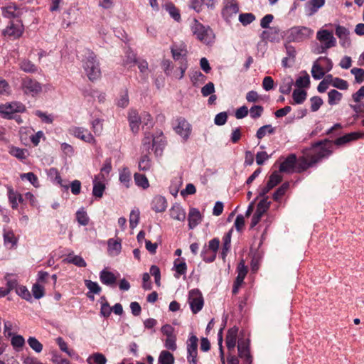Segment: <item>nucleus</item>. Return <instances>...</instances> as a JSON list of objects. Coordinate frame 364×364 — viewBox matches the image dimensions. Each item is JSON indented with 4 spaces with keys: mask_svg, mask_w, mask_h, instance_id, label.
<instances>
[{
    "mask_svg": "<svg viewBox=\"0 0 364 364\" xmlns=\"http://www.w3.org/2000/svg\"><path fill=\"white\" fill-rule=\"evenodd\" d=\"M21 89L24 95L36 97L42 92V85L36 80L26 76L21 80Z\"/></svg>",
    "mask_w": 364,
    "mask_h": 364,
    "instance_id": "nucleus-4",
    "label": "nucleus"
},
{
    "mask_svg": "<svg viewBox=\"0 0 364 364\" xmlns=\"http://www.w3.org/2000/svg\"><path fill=\"white\" fill-rule=\"evenodd\" d=\"M141 124L143 127L151 128L154 126V120L151 115L147 112H142L141 114Z\"/></svg>",
    "mask_w": 364,
    "mask_h": 364,
    "instance_id": "nucleus-60",
    "label": "nucleus"
},
{
    "mask_svg": "<svg viewBox=\"0 0 364 364\" xmlns=\"http://www.w3.org/2000/svg\"><path fill=\"white\" fill-rule=\"evenodd\" d=\"M108 252L110 255H118L122 250V245L120 240L109 239L107 241Z\"/></svg>",
    "mask_w": 364,
    "mask_h": 364,
    "instance_id": "nucleus-34",
    "label": "nucleus"
},
{
    "mask_svg": "<svg viewBox=\"0 0 364 364\" xmlns=\"http://www.w3.org/2000/svg\"><path fill=\"white\" fill-rule=\"evenodd\" d=\"M325 0H309L305 6L306 15L312 16L323 6Z\"/></svg>",
    "mask_w": 364,
    "mask_h": 364,
    "instance_id": "nucleus-28",
    "label": "nucleus"
},
{
    "mask_svg": "<svg viewBox=\"0 0 364 364\" xmlns=\"http://www.w3.org/2000/svg\"><path fill=\"white\" fill-rule=\"evenodd\" d=\"M65 261L68 263L73 264L78 267H85L87 266L86 262L82 257L74 255L73 254H69L65 259Z\"/></svg>",
    "mask_w": 364,
    "mask_h": 364,
    "instance_id": "nucleus-40",
    "label": "nucleus"
},
{
    "mask_svg": "<svg viewBox=\"0 0 364 364\" xmlns=\"http://www.w3.org/2000/svg\"><path fill=\"white\" fill-rule=\"evenodd\" d=\"M171 52L172 53L173 58L176 60H183L186 59L188 53L186 45L181 42L179 43H174L171 47Z\"/></svg>",
    "mask_w": 364,
    "mask_h": 364,
    "instance_id": "nucleus-16",
    "label": "nucleus"
},
{
    "mask_svg": "<svg viewBox=\"0 0 364 364\" xmlns=\"http://www.w3.org/2000/svg\"><path fill=\"white\" fill-rule=\"evenodd\" d=\"M320 63V65L325 70L326 73L329 72L333 68V63L331 59L327 57H319L317 59Z\"/></svg>",
    "mask_w": 364,
    "mask_h": 364,
    "instance_id": "nucleus-64",
    "label": "nucleus"
},
{
    "mask_svg": "<svg viewBox=\"0 0 364 364\" xmlns=\"http://www.w3.org/2000/svg\"><path fill=\"white\" fill-rule=\"evenodd\" d=\"M239 357L244 360L247 364H251L252 357L250 355L249 343L247 341H240L237 345Z\"/></svg>",
    "mask_w": 364,
    "mask_h": 364,
    "instance_id": "nucleus-21",
    "label": "nucleus"
},
{
    "mask_svg": "<svg viewBox=\"0 0 364 364\" xmlns=\"http://www.w3.org/2000/svg\"><path fill=\"white\" fill-rule=\"evenodd\" d=\"M23 31V26L20 21H11L4 30V36L14 39L19 38Z\"/></svg>",
    "mask_w": 364,
    "mask_h": 364,
    "instance_id": "nucleus-13",
    "label": "nucleus"
},
{
    "mask_svg": "<svg viewBox=\"0 0 364 364\" xmlns=\"http://www.w3.org/2000/svg\"><path fill=\"white\" fill-rule=\"evenodd\" d=\"M296 157L290 154L280 165L279 171L291 173L296 171Z\"/></svg>",
    "mask_w": 364,
    "mask_h": 364,
    "instance_id": "nucleus-23",
    "label": "nucleus"
},
{
    "mask_svg": "<svg viewBox=\"0 0 364 364\" xmlns=\"http://www.w3.org/2000/svg\"><path fill=\"white\" fill-rule=\"evenodd\" d=\"M4 242L7 247H13L17 243V238L16 237L14 232L11 230H4Z\"/></svg>",
    "mask_w": 364,
    "mask_h": 364,
    "instance_id": "nucleus-36",
    "label": "nucleus"
},
{
    "mask_svg": "<svg viewBox=\"0 0 364 364\" xmlns=\"http://www.w3.org/2000/svg\"><path fill=\"white\" fill-rule=\"evenodd\" d=\"M119 181L120 183L129 188L132 185V173L128 167H123L119 170Z\"/></svg>",
    "mask_w": 364,
    "mask_h": 364,
    "instance_id": "nucleus-25",
    "label": "nucleus"
},
{
    "mask_svg": "<svg viewBox=\"0 0 364 364\" xmlns=\"http://www.w3.org/2000/svg\"><path fill=\"white\" fill-rule=\"evenodd\" d=\"M8 196L13 209H16L18 203L23 201L22 196L11 188H8Z\"/></svg>",
    "mask_w": 364,
    "mask_h": 364,
    "instance_id": "nucleus-35",
    "label": "nucleus"
},
{
    "mask_svg": "<svg viewBox=\"0 0 364 364\" xmlns=\"http://www.w3.org/2000/svg\"><path fill=\"white\" fill-rule=\"evenodd\" d=\"M173 129L184 141H186L189 139L192 132L191 124L183 117L176 119Z\"/></svg>",
    "mask_w": 364,
    "mask_h": 364,
    "instance_id": "nucleus-6",
    "label": "nucleus"
},
{
    "mask_svg": "<svg viewBox=\"0 0 364 364\" xmlns=\"http://www.w3.org/2000/svg\"><path fill=\"white\" fill-rule=\"evenodd\" d=\"M75 14V8L73 6H69L63 14V24L65 25L66 28H68L73 23L71 21L73 16Z\"/></svg>",
    "mask_w": 364,
    "mask_h": 364,
    "instance_id": "nucleus-47",
    "label": "nucleus"
},
{
    "mask_svg": "<svg viewBox=\"0 0 364 364\" xmlns=\"http://www.w3.org/2000/svg\"><path fill=\"white\" fill-rule=\"evenodd\" d=\"M18 65L20 69L25 73H34L38 71V67L28 59H21Z\"/></svg>",
    "mask_w": 364,
    "mask_h": 364,
    "instance_id": "nucleus-33",
    "label": "nucleus"
},
{
    "mask_svg": "<svg viewBox=\"0 0 364 364\" xmlns=\"http://www.w3.org/2000/svg\"><path fill=\"white\" fill-rule=\"evenodd\" d=\"M81 61L84 70L88 78L93 81L101 75L99 62L95 54L90 49H84L81 54Z\"/></svg>",
    "mask_w": 364,
    "mask_h": 364,
    "instance_id": "nucleus-2",
    "label": "nucleus"
},
{
    "mask_svg": "<svg viewBox=\"0 0 364 364\" xmlns=\"http://www.w3.org/2000/svg\"><path fill=\"white\" fill-rule=\"evenodd\" d=\"M31 291L35 299H39L44 296L45 289L42 284L36 283L33 285Z\"/></svg>",
    "mask_w": 364,
    "mask_h": 364,
    "instance_id": "nucleus-59",
    "label": "nucleus"
},
{
    "mask_svg": "<svg viewBox=\"0 0 364 364\" xmlns=\"http://www.w3.org/2000/svg\"><path fill=\"white\" fill-rule=\"evenodd\" d=\"M151 208L156 213L164 212L167 208V201L164 196H156L151 201Z\"/></svg>",
    "mask_w": 364,
    "mask_h": 364,
    "instance_id": "nucleus-27",
    "label": "nucleus"
},
{
    "mask_svg": "<svg viewBox=\"0 0 364 364\" xmlns=\"http://www.w3.org/2000/svg\"><path fill=\"white\" fill-rule=\"evenodd\" d=\"M293 84L294 80L292 77L290 76L284 77L279 87V92L284 95L289 94Z\"/></svg>",
    "mask_w": 364,
    "mask_h": 364,
    "instance_id": "nucleus-38",
    "label": "nucleus"
},
{
    "mask_svg": "<svg viewBox=\"0 0 364 364\" xmlns=\"http://www.w3.org/2000/svg\"><path fill=\"white\" fill-rule=\"evenodd\" d=\"M9 152L11 155L20 160L26 159L28 156V151L26 149H21L14 146H11L9 147Z\"/></svg>",
    "mask_w": 364,
    "mask_h": 364,
    "instance_id": "nucleus-43",
    "label": "nucleus"
},
{
    "mask_svg": "<svg viewBox=\"0 0 364 364\" xmlns=\"http://www.w3.org/2000/svg\"><path fill=\"white\" fill-rule=\"evenodd\" d=\"M309 84L310 77L306 73H305L303 75L299 76L295 82V85L299 89L308 87L309 86Z\"/></svg>",
    "mask_w": 364,
    "mask_h": 364,
    "instance_id": "nucleus-57",
    "label": "nucleus"
},
{
    "mask_svg": "<svg viewBox=\"0 0 364 364\" xmlns=\"http://www.w3.org/2000/svg\"><path fill=\"white\" fill-rule=\"evenodd\" d=\"M188 301L192 312L195 314L198 313L204 305L202 293L198 289L189 291Z\"/></svg>",
    "mask_w": 364,
    "mask_h": 364,
    "instance_id": "nucleus-8",
    "label": "nucleus"
},
{
    "mask_svg": "<svg viewBox=\"0 0 364 364\" xmlns=\"http://www.w3.org/2000/svg\"><path fill=\"white\" fill-rule=\"evenodd\" d=\"M85 287L89 289V293H92L94 294H99L101 291L102 288L96 282H92L91 280L85 279Z\"/></svg>",
    "mask_w": 364,
    "mask_h": 364,
    "instance_id": "nucleus-56",
    "label": "nucleus"
},
{
    "mask_svg": "<svg viewBox=\"0 0 364 364\" xmlns=\"http://www.w3.org/2000/svg\"><path fill=\"white\" fill-rule=\"evenodd\" d=\"M159 364H173L174 357L172 353L167 350H162L159 356Z\"/></svg>",
    "mask_w": 364,
    "mask_h": 364,
    "instance_id": "nucleus-48",
    "label": "nucleus"
},
{
    "mask_svg": "<svg viewBox=\"0 0 364 364\" xmlns=\"http://www.w3.org/2000/svg\"><path fill=\"white\" fill-rule=\"evenodd\" d=\"M138 167L140 171H149L151 167L150 158L147 155L142 156L139 161Z\"/></svg>",
    "mask_w": 364,
    "mask_h": 364,
    "instance_id": "nucleus-58",
    "label": "nucleus"
},
{
    "mask_svg": "<svg viewBox=\"0 0 364 364\" xmlns=\"http://www.w3.org/2000/svg\"><path fill=\"white\" fill-rule=\"evenodd\" d=\"M316 38L322 43V52L336 46V39L332 31L321 29L316 33Z\"/></svg>",
    "mask_w": 364,
    "mask_h": 364,
    "instance_id": "nucleus-9",
    "label": "nucleus"
},
{
    "mask_svg": "<svg viewBox=\"0 0 364 364\" xmlns=\"http://www.w3.org/2000/svg\"><path fill=\"white\" fill-rule=\"evenodd\" d=\"M279 31L276 27H271L263 31L260 35L262 41L278 42L279 41Z\"/></svg>",
    "mask_w": 364,
    "mask_h": 364,
    "instance_id": "nucleus-22",
    "label": "nucleus"
},
{
    "mask_svg": "<svg viewBox=\"0 0 364 364\" xmlns=\"http://www.w3.org/2000/svg\"><path fill=\"white\" fill-rule=\"evenodd\" d=\"M255 20V16L252 13H244L239 15V21L243 26H247Z\"/></svg>",
    "mask_w": 364,
    "mask_h": 364,
    "instance_id": "nucleus-62",
    "label": "nucleus"
},
{
    "mask_svg": "<svg viewBox=\"0 0 364 364\" xmlns=\"http://www.w3.org/2000/svg\"><path fill=\"white\" fill-rule=\"evenodd\" d=\"M56 343L58 345L60 349L63 352L65 353L68 356L76 360H79L80 359V357L75 350L70 349L68 347L67 343L63 340V338L58 337L56 338Z\"/></svg>",
    "mask_w": 364,
    "mask_h": 364,
    "instance_id": "nucleus-30",
    "label": "nucleus"
},
{
    "mask_svg": "<svg viewBox=\"0 0 364 364\" xmlns=\"http://www.w3.org/2000/svg\"><path fill=\"white\" fill-rule=\"evenodd\" d=\"M307 93L305 90L301 89H296L294 90L292 97L295 104L303 103L306 98Z\"/></svg>",
    "mask_w": 364,
    "mask_h": 364,
    "instance_id": "nucleus-50",
    "label": "nucleus"
},
{
    "mask_svg": "<svg viewBox=\"0 0 364 364\" xmlns=\"http://www.w3.org/2000/svg\"><path fill=\"white\" fill-rule=\"evenodd\" d=\"M191 28L193 34L201 43L210 45L214 42L215 34L210 26H205L198 20L194 19Z\"/></svg>",
    "mask_w": 364,
    "mask_h": 364,
    "instance_id": "nucleus-3",
    "label": "nucleus"
},
{
    "mask_svg": "<svg viewBox=\"0 0 364 364\" xmlns=\"http://www.w3.org/2000/svg\"><path fill=\"white\" fill-rule=\"evenodd\" d=\"M275 127H273L271 124H266L258 129L256 133V137L261 140L267 135H271L274 134Z\"/></svg>",
    "mask_w": 364,
    "mask_h": 364,
    "instance_id": "nucleus-41",
    "label": "nucleus"
},
{
    "mask_svg": "<svg viewBox=\"0 0 364 364\" xmlns=\"http://www.w3.org/2000/svg\"><path fill=\"white\" fill-rule=\"evenodd\" d=\"M134 179L136 185L143 189H146L149 187V183L146 176L144 174L136 173L134 175Z\"/></svg>",
    "mask_w": 364,
    "mask_h": 364,
    "instance_id": "nucleus-45",
    "label": "nucleus"
},
{
    "mask_svg": "<svg viewBox=\"0 0 364 364\" xmlns=\"http://www.w3.org/2000/svg\"><path fill=\"white\" fill-rule=\"evenodd\" d=\"M6 287V289L10 293L12 290L16 289L18 287V282L16 277L11 273H6L4 276Z\"/></svg>",
    "mask_w": 364,
    "mask_h": 364,
    "instance_id": "nucleus-39",
    "label": "nucleus"
},
{
    "mask_svg": "<svg viewBox=\"0 0 364 364\" xmlns=\"http://www.w3.org/2000/svg\"><path fill=\"white\" fill-rule=\"evenodd\" d=\"M333 144L328 141L319 142L312 148L309 159L301 157L296 161V171L302 172L320 160L328 157L332 154Z\"/></svg>",
    "mask_w": 364,
    "mask_h": 364,
    "instance_id": "nucleus-1",
    "label": "nucleus"
},
{
    "mask_svg": "<svg viewBox=\"0 0 364 364\" xmlns=\"http://www.w3.org/2000/svg\"><path fill=\"white\" fill-rule=\"evenodd\" d=\"M201 215L199 210L196 208H191L188 217L189 228H195L201 222Z\"/></svg>",
    "mask_w": 364,
    "mask_h": 364,
    "instance_id": "nucleus-31",
    "label": "nucleus"
},
{
    "mask_svg": "<svg viewBox=\"0 0 364 364\" xmlns=\"http://www.w3.org/2000/svg\"><path fill=\"white\" fill-rule=\"evenodd\" d=\"M166 146L165 137L163 133L161 132L159 135L153 137L152 149L154 151V154L156 156H161L163 149Z\"/></svg>",
    "mask_w": 364,
    "mask_h": 364,
    "instance_id": "nucleus-24",
    "label": "nucleus"
},
{
    "mask_svg": "<svg viewBox=\"0 0 364 364\" xmlns=\"http://www.w3.org/2000/svg\"><path fill=\"white\" fill-rule=\"evenodd\" d=\"M270 204L271 202L268 200V198L264 197L257 204L255 212L257 213L258 214L263 215L269 208Z\"/></svg>",
    "mask_w": 364,
    "mask_h": 364,
    "instance_id": "nucleus-53",
    "label": "nucleus"
},
{
    "mask_svg": "<svg viewBox=\"0 0 364 364\" xmlns=\"http://www.w3.org/2000/svg\"><path fill=\"white\" fill-rule=\"evenodd\" d=\"M70 133L85 142L92 144L95 143V139L92 134L84 127H72L70 129Z\"/></svg>",
    "mask_w": 364,
    "mask_h": 364,
    "instance_id": "nucleus-12",
    "label": "nucleus"
},
{
    "mask_svg": "<svg viewBox=\"0 0 364 364\" xmlns=\"http://www.w3.org/2000/svg\"><path fill=\"white\" fill-rule=\"evenodd\" d=\"M343 97L342 93L336 90H331L328 93V102L331 106L338 105Z\"/></svg>",
    "mask_w": 364,
    "mask_h": 364,
    "instance_id": "nucleus-44",
    "label": "nucleus"
},
{
    "mask_svg": "<svg viewBox=\"0 0 364 364\" xmlns=\"http://www.w3.org/2000/svg\"><path fill=\"white\" fill-rule=\"evenodd\" d=\"M314 31L306 26H294L287 31V38L289 41L301 42L310 38Z\"/></svg>",
    "mask_w": 364,
    "mask_h": 364,
    "instance_id": "nucleus-5",
    "label": "nucleus"
},
{
    "mask_svg": "<svg viewBox=\"0 0 364 364\" xmlns=\"http://www.w3.org/2000/svg\"><path fill=\"white\" fill-rule=\"evenodd\" d=\"M11 343L16 351H19L25 344V339L21 335H14L11 337Z\"/></svg>",
    "mask_w": 364,
    "mask_h": 364,
    "instance_id": "nucleus-51",
    "label": "nucleus"
},
{
    "mask_svg": "<svg viewBox=\"0 0 364 364\" xmlns=\"http://www.w3.org/2000/svg\"><path fill=\"white\" fill-rule=\"evenodd\" d=\"M223 249L221 255L223 259H225L227 256V254L230 248V243H231V231H229L228 233H226L223 237Z\"/></svg>",
    "mask_w": 364,
    "mask_h": 364,
    "instance_id": "nucleus-49",
    "label": "nucleus"
},
{
    "mask_svg": "<svg viewBox=\"0 0 364 364\" xmlns=\"http://www.w3.org/2000/svg\"><path fill=\"white\" fill-rule=\"evenodd\" d=\"M349 31L343 26H336V35L339 38V42L343 48H347L350 46V40L349 38Z\"/></svg>",
    "mask_w": 364,
    "mask_h": 364,
    "instance_id": "nucleus-17",
    "label": "nucleus"
},
{
    "mask_svg": "<svg viewBox=\"0 0 364 364\" xmlns=\"http://www.w3.org/2000/svg\"><path fill=\"white\" fill-rule=\"evenodd\" d=\"M76 220L80 225L83 226H85L89 223V217L83 208H80L77 211Z\"/></svg>",
    "mask_w": 364,
    "mask_h": 364,
    "instance_id": "nucleus-52",
    "label": "nucleus"
},
{
    "mask_svg": "<svg viewBox=\"0 0 364 364\" xmlns=\"http://www.w3.org/2000/svg\"><path fill=\"white\" fill-rule=\"evenodd\" d=\"M100 282L107 286H113L117 282L115 275L107 269H102L100 273Z\"/></svg>",
    "mask_w": 364,
    "mask_h": 364,
    "instance_id": "nucleus-32",
    "label": "nucleus"
},
{
    "mask_svg": "<svg viewBox=\"0 0 364 364\" xmlns=\"http://www.w3.org/2000/svg\"><path fill=\"white\" fill-rule=\"evenodd\" d=\"M129 103L128 90L125 89L123 90L117 100V105L119 107L124 108L128 106Z\"/></svg>",
    "mask_w": 364,
    "mask_h": 364,
    "instance_id": "nucleus-55",
    "label": "nucleus"
},
{
    "mask_svg": "<svg viewBox=\"0 0 364 364\" xmlns=\"http://www.w3.org/2000/svg\"><path fill=\"white\" fill-rule=\"evenodd\" d=\"M364 137V133L361 132H351L349 134H347L343 136H341L336 139L334 142H332L331 141H328V142L332 143L333 146L337 145V146H343L348 142L355 141L356 139H358L360 138ZM333 149V146H332V149Z\"/></svg>",
    "mask_w": 364,
    "mask_h": 364,
    "instance_id": "nucleus-18",
    "label": "nucleus"
},
{
    "mask_svg": "<svg viewBox=\"0 0 364 364\" xmlns=\"http://www.w3.org/2000/svg\"><path fill=\"white\" fill-rule=\"evenodd\" d=\"M2 16L7 18H19L23 14V9L17 6L14 3H9L8 4L1 7Z\"/></svg>",
    "mask_w": 364,
    "mask_h": 364,
    "instance_id": "nucleus-14",
    "label": "nucleus"
},
{
    "mask_svg": "<svg viewBox=\"0 0 364 364\" xmlns=\"http://www.w3.org/2000/svg\"><path fill=\"white\" fill-rule=\"evenodd\" d=\"M318 63L319 61L318 60L314 61L311 71L312 77L315 80H320L323 78L326 74L325 70L322 68V67L320 65V63Z\"/></svg>",
    "mask_w": 364,
    "mask_h": 364,
    "instance_id": "nucleus-42",
    "label": "nucleus"
},
{
    "mask_svg": "<svg viewBox=\"0 0 364 364\" xmlns=\"http://www.w3.org/2000/svg\"><path fill=\"white\" fill-rule=\"evenodd\" d=\"M105 177H103L102 175H96L93 178V188H92V195L96 197L101 198L103 196L104 191L105 190Z\"/></svg>",
    "mask_w": 364,
    "mask_h": 364,
    "instance_id": "nucleus-15",
    "label": "nucleus"
},
{
    "mask_svg": "<svg viewBox=\"0 0 364 364\" xmlns=\"http://www.w3.org/2000/svg\"><path fill=\"white\" fill-rule=\"evenodd\" d=\"M16 293L22 299L28 301H31L32 299V296L30 291L25 286L18 287L16 289Z\"/></svg>",
    "mask_w": 364,
    "mask_h": 364,
    "instance_id": "nucleus-63",
    "label": "nucleus"
},
{
    "mask_svg": "<svg viewBox=\"0 0 364 364\" xmlns=\"http://www.w3.org/2000/svg\"><path fill=\"white\" fill-rule=\"evenodd\" d=\"M141 114L135 109H130L128 112V121L132 132L136 134L139 131V126L141 124Z\"/></svg>",
    "mask_w": 364,
    "mask_h": 364,
    "instance_id": "nucleus-19",
    "label": "nucleus"
},
{
    "mask_svg": "<svg viewBox=\"0 0 364 364\" xmlns=\"http://www.w3.org/2000/svg\"><path fill=\"white\" fill-rule=\"evenodd\" d=\"M28 344L36 353H41L43 350V345L35 337H29L28 338Z\"/></svg>",
    "mask_w": 364,
    "mask_h": 364,
    "instance_id": "nucleus-61",
    "label": "nucleus"
},
{
    "mask_svg": "<svg viewBox=\"0 0 364 364\" xmlns=\"http://www.w3.org/2000/svg\"><path fill=\"white\" fill-rule=\"evenodd\" d=\"M169 214L172 219L183 222L186 217L185 210L178 203L172 205L169 210Z\"/></svg>",
    "mask_w": 364,
    "mask_h": 364,
    "instance_id": "nucleus-26",
    "label": "nucleus"
},
{
    "mask_svg": "<svg viewBox=\"0 0 364 364\" xmlns=\"http://www.w3.org/2000/svg\"><path fill=\"white\" fill-rule=\"evenodd\" d=\"M87 362L88 364H106L107 358L100 353H95L90 355Z\"/></svg>",
    "mask_w": 364,
    "mask_h": 364,
    "instance_id": "nucleus-46",
    "label": "nucleus"
},
{
    "mask_svg": "<svg viewBox=\"0 0 364 364\" xmlns=\"http://www.w3.org/2000/svg\"><path fill=\"white\" fill-rule=\"evenodd\" d=\"M237 333H238V328L235 326L230 328L227 333L226 336V345L228 349L230 351L232 350H234L236 341H237Z\"/></svg>",
    "mask_w": 364,
    "mask_h": 364,
    "instance_id": "nucleus-29",
    "label": "nucleus"
},
{
    "mask_svg": "<svg viewBox=\"0 0 364 364\" xmlns=\"http://www.w3.org/2000/svg\"><path fill=\"white\" fill-rule=\"evenodd\" d=\"M47 176L50 181L53 183H55L60 187L63 188L65 190H68L69 186L66 181H64L60 175L55 168H50L47 171Z\"/></svg>",
    "mask_w": 364,
    "mask_h": 364,
    "instance_id": "nucleus-20",
    "label": "nucleus"
},
{
    "mask_svg": "<svg viewBox=\"0 0 364 364\" xmlns=\"http://www.w3.org/2000/svg\"><path fill=\"white\" fill-rule=\"evenodd\" d=\"M179 261L178 259H176L174 262V269L176 270L175 277L178 279L181 275L185 274L187 270V265L185 262H181L178 263Z\"/></svg>",
    "mask_w": 364,
    "mask_h": 364,
    "instance_id": "nucleus-54",
    "label": "nucleus"
},
{
    "mask_svg": "<svg viewBox=\"0 0 364 364\" xmlns=\"http://www.w3.org/2000/svg\"><path fill=\"white\" fill-rule=\"evenodd\" d=\"M198 338L191 335L187 341V360L189 364H197Z\"/></svg>",
    "mask_w": 364,
    "mask_h": 364,
    "instance_id": "nucleus-10",
    "label": "nucleus"
},
{
    "mask_svg": "<svg viewBox=\"0 0 364 364\" xmlns=\"http://www.w3.org/2000/svg\"><path fill=\"white\" fill-rule=\"evenodd\" d=\"M25 110L26 107L20 102H11L0 105V114L6 119H11L14 113H21Z\"/></svg>",
    "mask_w": 364,
    "mask_h": 364,
    "instance_id": "nucleus-7",
    "label": "nucleus"
},
{
    "mask_svg": "<svg viewBox=\"0 0 364 364\" xmlns=\"http://www.w3.org/2000/svg\"><path fill=\"white\" fill-rule=\"evenodd\" d=\"M239 12V6L236 0H224L222 15L228 21Z\"/></svg>",
    "mask_w": 364,
    "mask_h": 364,
    "instance_id": "nucleus-11",
    "label": "nucleus"
},
{
    "mask_svg": "<svg viewBox=\"0 0 364 364\" xmlns=\"http://www.w3.org/2000/svg\"><path fill=\"white\" fill-rule=\"evenodd\" d=\"M188 68L187 60L183 59L179 62V66L176 69H173L172 74L171 75L173 77L178 80H181L183 77L184 73Z\"/></svg>",
    "mask_w": 364,
    "mask_h": 364,
    "instance_id": "nucleus-37",
    "label": "nucleus"
}]
</instances>
